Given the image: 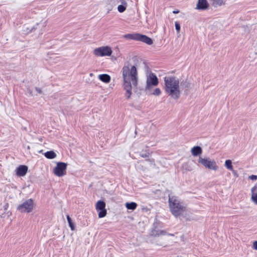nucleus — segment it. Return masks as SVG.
<instances>
[{"mask_svg": "<svg viewBox=\"0 0 257 257\" xmlns=\"http://www.w3.org/2000/svg\"><path fill=\"white\" fill-rule=\"evenodd\" d=\"M175 27L177 32L179 33L180 31L181 26L178 22H175Z\"/></svg>", "mask_w": 257, "mask_h": 257, "instance_id": "24", "label": "nucleus"}, {"mask_svg": "<svg viewBox=\"0 0 257 257\" xmlns=\"http://www.w3.org/2000/svg\"><path fill=\"white\" fill-rule=\"evenodd\" d=\"M149 155L150 154L148 152L141 153L140 154V156L143 158H147L149 157Z\"/></svg>", "mask_w": 257, "mask_h": 257, "instance_id": "26", "label": "nucleus"}, {"mask_svg": "<svg viewBox=\"0 0 257 257\" xmlns=\"http://www.w3.org/2000/svg\"><path fill=\"white\" fill-rule=\"evenodd\" d=\"M105 202L101 200H98L95 204V209L98 212L99 218L105 217L107 214V210L105 208Z\"/></svg>", "mask_w": 257, "mask_h": 257, "instance_id": "10", "label": "nucleus"}, {"mask_svg": "<svg viewBox=\"0 0 257 257\" xmlns=\"http://www.w3.org/2000/svg\"><path fill=\"white\" fill-rule=\"evenodd\" d=\"M66 219L68 223L69 227L70 228L71 230L72 231L74 230L75 229V224L68 214L66 215Z\"/></svg>", "mask_w": 257, "mask_h": 257, "instance_id": "19", "label": "nucleus"}, {"mask_svg": "<svg viewBox=\"0 0 257 257\" xmlns=\"http://www.w3.org/2000/svg\"><path fill=\"white\" fill-rule=\"evenodd\" d=\"M251 199L254 203L257 204V194L251 195Z\"/></svg>", "mask_w": 257, "mask_h": 257, "instance_id": "27", "label": "nucleus"}, {"mask_svg": "<svg viewBox=\"0 0 257 257\" xmlns=\"http://www.w3.org/2000/svg\"><path fill=\"white\" fill-rule=\"evenodd\" d=\"M112 53L111 48L108 46L100 47L94 50V54L100 57L110 56Z\"/></svg>", "mask_w": 257, "mask_h": 257, "instance_id": "7", "label": "nucleus"}, {"mask_svg": "<svg viewBox=\"0 0 257 257\" xmlns=\"http://www.w3.org/2000/svg\"><path fill=\"white\" fill-rule=\"evenodd\" d=\"M224 166L227 169L234 171L232 161L230 160H226L225 162Z\"/></svg>", "mask_w": 257, "mask_h": 257, "instance_id": "20", "label": "nucleus"}, {"mask_svg": "<svg viewBox=\"0 0 257 257\" xmlns=\"http://www.w3.org/2000/svg\"><path fill=\"white\" fill-rule=\"evenodd\" d=\"M122 77L123 80V87L125 90V96L127 99H130L132 94V85L130 77L134 86L138 84V71L136 66H131L128 63L125 64L122 69Z\"/></svg>", "mask_w": 257, "mask_h": 257, "instance_id": "1", "label": "nucleus"}, {"mask_svg": "<svg viewBox=\"0 0 257 257\" xmlns=\"http://www.w3.org/2000/svg\"><path fill=\"white\" fill-rule=\"evenodd\" d=\"M161 93V91L159 88H156L152 93V94L156 96H159L160 95Z\"/></svg>", "mask_w": 257, "mask_h": 257, "instance_id": "23", "label": "nucleus"}, {"mask_svg": "<svg viewBox=\"0 0 257 257\" xmlns=\"http://www.w3.org/2000/svg\"><path fill=\"white\" fill-rule=\"evenodd\" d=\"M125 206L128 210L133 211L136 209L138 204L135 202H126L125 204Z\"/></svg>", "mask_w": 257, "mask_h": 257, "instance_id": "17", "label": "nucleus"}, {"mask_svg": "<svg viewBox=\"0 0 257 257\" xmlns=\"http://www.w3.org/2000/svg\"><path fill=\"white\" fill-rule=\"evenodd\" d=\"M67 164L64 162H59L57 163L53 169L54 174L58 177H62L66 174Z\"/></svg>", "mask_w": 257, "mask_h": 257, "instance_id": "8", "label": "nucleus"}, {"mask_svg": "<svg viewBox=\"0 0 257 257\" xmlns=\"http://www.w3.org/2000/svg\"><path fill=\"white\" fill-rule=\"evenodd\" d=\"M209 7V4L207 0H198L197 5L196 9L200 11H204L208 9Z\"/></svg>", "mask_w": 257, "mask_h": 257, "instance_id": "13", "label": "nucleus"}, {"mask_svg": "<svg viewBox=\"0 0 257 257\" xmlns=\"http://www.w3.org/2000/svg\"><path fill=\"white\" fill-rule=\"evenodd\" d=\"M28 170V166L25 165H21L16 168L15 170L16 174L18 177H23L26 175Z\"/></svg>", "mask_w": 257, "mask_h": 257, "instance_id": "11", "label": "nucleus"}, {"mask_svg": "<svg viewBox=\"0 0 257 257\" xmlns=\"http://www.w3.org/2000/svg\"><path fill=\"white\" fill-rule=\"evenodd\" d=\"M168 202L170 211L175 217L181 216L186 211V206L176 197L169 196Z\"/></svg>", "mask_w": 257, "mask_h": 257, "instance_id": "3", "label": "nucleus"}, {"mask_svg": "<svg viewBox=\"0 0 257 257\" xmlns=\"http://www.w3.org/2000/svg\"><path fill=\"white\" fill-rule=\"evenodd\" d=\"M35 90L37 92V93L41 94H43V92L41 88L36 87H35Z\"/></svg>", "mask_w": 257, "mask_h": 257, "instance_id": "30", "label": "nucleus"}, {"mask_svg": "<svg viewBox=\"0 0 257 257\" xmlns=\"http://www.w3.org/2000/svg\"><path fill=\"white\" fill-rule=\"evenodd\" d=\"M180 86L182 88H188L190 86V83L187 80H183L180 83Z\"/></svg>", "mask_w": 257, "mask_h": 257, "instance_id": "21", "label": "nucleus"}, {"mask_svg": "<svg viewBox=\"0 0 257 257\" xmlns=\"http://www.w3.org/2000/svg\"><path fill=\"white\" fill-rule=\"evenodd\" d=\"M34 200L30 198L25 200L17 207V210L21 213H30L34 208Z\"/></svg>", "mask_w": 257, "mask_h": 257, "instance_id": "5", "label": "nucleus"}, {"mask_svg": "<svg viewBox=\"0 0 257 257\" xmlns=\"http://www.w3.org/2000/svg\"><path fill=\"white\" fill-rule=\"evenodd\" d=\"M252 246L253 249L257 250V240H255L253 242Z\"/></svg>", "mask_w": 257, "mask_h": 257, "instance_id": "31", "label": "nucleus"}, {"mask_svg": "<svg viewBox=\"0 0 257 257\" xmlns=\"http://www.w3.org/2000/svg\"><path fill=\"white\" fill-rule=\"evenodd\" d=\"M39 25V23L36 24L33 27L30 29V32H33L38 28V26Z\"/></svg>", "mask_w": 257, "mask_h": 257, "instance_id": "29", "label": "nucleus"}, {"mask_svg": "<svg viewBox=\"0 0 257 257\" xmlns=\"http://www.w3.org/2000/svg\"><path fill=\"white\" fill-rule=\"evenodd\" d=\"M44 156L47 159H53L56 157L57 155L53 151H49L44 153Z\"/></svg>", "mask_w": 257, "mask_h": 257, "instance_id": "18", "label": "nucleus"}, {"mask_svg": "<svg viewBox=\"0 0 257 257\" xmlns=\"http://www.w3.org/2000/svg\"><path fill=\"white\" fill-rule=\"evenodd\" d=\"M179 13V10H174V11H173V13L175 14H178Z\"/></svg>", "mask_w": 257, "mask_h": 257, "instance_id": "33", "label": "nucleus"}, {"mask_svg": "<svg viewBox=\"0 0 257 257\" xmlns=\"http://www.w3.org/2000/svg\"><path fill=\"white\" fill-rule=\"evenodd\" d=\"M212 1H213V5L215 7H217L218 6H220L224 4L223 0H212Z\"/></svg>", "mask_w": 257, "mask_h": 257, "instance_id": "22", "label": "nucleus"}, {"mask_svg": "<svg viewBox=\"0 0 257 257\" xmlns=\"http://www.w3.org/2000/svg\"><path fill=\"white\" fill-rule=\"evenodd\" d=\"M98 78L101 81L105 83H108L110 81V76L107 74H102L98 76Z\"/></svg>", "mask_w": 257, "mask_h": 257, "instance_id": "15", "label": "nucleus"}, {"mask_svg": "<svg viewBox=\"0 0 257 257\" xmlns=\"http://www.w3.org/2000/svg\"><path fill=\"white\" fill-rule=\"evenodd\" d=\"M151 235L155 237L159 236L160 235L174 236L173 234L168 233L164 230L157 229L156 227L152 229Z\"/></svg>", "mask_w": 257, "mask_h": 257, "instance_id": "12", "label": "nucleus"}, {"mask_svg": "<svg viewBox=\"0 0 257 257\" xmlns=\"http://www.w3.org/2000/svg\"><path fill=\"white\" fill-rule=\"evenodd\" d=\"M202 150L201 147L197 146L193 147L191 149L192 155L194 156H198L201 154Z\"/></svg>", "mask_w": 257, "mask_h": 257, "instance_id": "14", "label": "nucleus"}, {"mask_svg": "<svg viewBox=\"0 0 257 257\" xmlns=\"http://www.w3.org/2000/svg\"><path fill=\"white\" fill-rule=\"evenodd\" d=\"M28 93L30 94V95L33 96L32 91L31 90H28Z\"/></svg>", "mask_w": 257, "mask_h": 257, "instance_id": "34", "label": "nucleus"}, {"mask_svg": "<svg viewBox=\"0 0 257 257\" xmlns=\"http://www.w3.org/2000/svg\"><path fill=\"white\" fill-rule=\"evenodd\" d=\"M248 178L252 181H255L257 180V175H251L248 177Z\"/></svg>", "mask_w": 257, "mask_h": 257, "instance_id": "28", "label": "nucleus"}, {"mask_svg": "<svg viewBox=\"0 0 257 257\" xmlns=\"http://www.w3.org/2000/svg\"><path fill=\"white\" fill-rule=\"evenodd\" d=\"M158 83L159 80L156 75L153 72H151L147 76L146 90L151 89L153 87L158 85Z\"/></svg>", "mask_w": 257, "mask_h": 257, "instance_id": "9", "label": "nucleus"}, {"mask_svg": "<svg viewBox=\"0 0 257 257\" xmlns=\"http://www.w3.org/2000/svg\"><path fill=\"white\" fill-rule=\"evenodd\" d=\"M198 163L202 165L206 168L214 171H216L218 169V166L216 165V162L209 158H202L200 157L198 159Z\"/></svg>", "mask_w": 257, "mask_h": 257, "instance_id": "6", "label": "nucleus"}, {"mask_svg": "<svg viewBox=\"0 0 257 257\" xmlns=\"http://www.w3.org/2000/svg\"><path fill=\"white\" fill-rule=\"evenodd\" d=\"M8 206H9V204H8V203H7L6 204H5V205H4V209H5V210H7V209H8Z\"/></svg>", "mask_w": 257, "mask_h": 257, "instance_id": "32", "label": "nucleus"}, {"mask_svg": "<svg viewBox=\"0 0 257 257\" xmlns=\"http://www.w3.org/2000/svg\"><path fill=\"white\" fill-rule=\"evenodd\" d=\"M120 2L121 4L118 6L117 10L119 13H123L126 10L127 4L125 0H120Z\"/></svg>", "mask_w": 257, "mask_h": 257, "instance_id": "16", "label": "nucleus"}, {"mask_svg": "<svg viewBox=\"0 0 257 257\" xmlns=\"http://www.w3.org/2000/svg\"><path fill=\"white\" fill-rule=\"evenodd\" d=\"M123 37L126 39L141 41L149 45H151L153 43V41L152 38L147 35L140 33L127 34L124 35Z\"/></svg>", "mask_w": 257, "mask_h": 257, "instance_id": "4", "label": "nucleus"}, {"mask_svg": "<svg viewBox=\"0 0 257 257\" xmlns=\"http://www.w3.org/2000/svg\"><path fill=\"white\" fill-rule=\"evenodd\" d=\"M232 172H233V173H234V174H235H235H236V173L235 172V171L234 170V171H232Z\"/></svg>", "mask_w": 257, "mask_h": 257, "instance_id": "35", "label": "nucleus"}, {"mask_svg": "<svg viewBox=\"0 0 257 257\" xmlns=\"http://www.w3.org/2000/svg\"><path fill=\"white\" fill-rule=\"evenodd\" d=\"M257 194V184L251 188V195Z\"/></svg>", "mask_w": 257, "mask_h": 257, "instance_id": "25", "label": "nucleus"}, {"mask_svg": "<svg viewBox=\"0 0 257 257\" xmlns=\"http://www.w3.org/2000/svg\"><path fill=\"white\" fill-rule=\"evenodd\" d=\"M165 89L166 93L174 99L180 96L179 80L174 76L164 77Z\"/></svg>", "mask_w": 257, "mask_h": 257, "instance_id": "2", "label": "nucleus"}]
</instances>
